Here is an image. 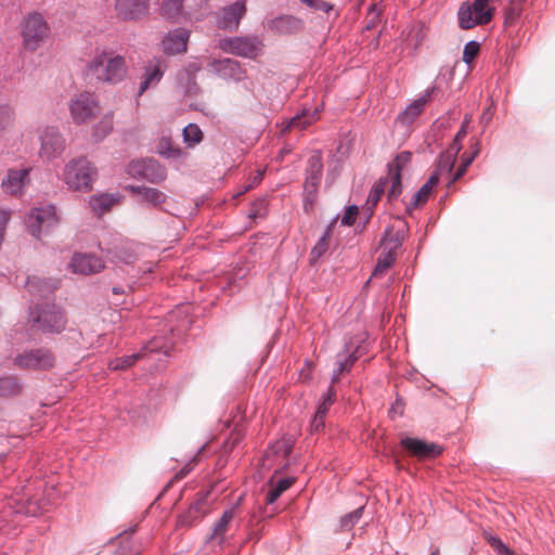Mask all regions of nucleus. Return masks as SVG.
Wrapping results in <instances>:
<instances>
[{"label":"nucleus","mask_w":555,"mask_h":555,"mask_svg":"<svg viewBox=\"0 0 555 555\" xmlns=\"http://www.w3.org/2000/svg\"><path fill=\"white\" fill-rule=\"evenodd\" d=\"M86 74L98 82L117 85L127 77L128 67L124 56L101 50L87 63Z\"/></svg>","instance_id":"f257e3e1"},{"label":"nucleus","mask_w":555,"mask_h":555,"mask_svg":"<svg viewBox=\"0 0 555 555\" xmlns=\"http://www.w3.org/2000/svg\"><path fill=\"white\" fill-rule=\"evenodd\" d=\"M96 177L95 166L86 157L70 159L60 175L67 189L76 192H90Z\"/></svg>","instance_id":"f03ea898"},{"label":"nucleus","mask_w":555,"mask_h":555,"mask_svg":"<svg viewBox=\"0 0 555 555\" xmlns=\"http://www.w3.org/2000/svg\"><path fill=\"white\" fill-rule=\"evenodd\" d=\"M20 35L23 48L26 51L35 52L48 41L51 28L40 12L33 11L22 17Z\"/></svg>","instance_id":"7ed1b4c3"},{"label":"nucleus","mask_w":555,"mask_h":555,"mask_svg":"<svg viewBox=\"0 0 555 555\" xmlns=\"http://www.w3.org/2000/svg\"><path fill=\"white\" fill-rule=\"evenodd\" d=\"M29 322L34 328L43 333H59L65 328L63 313L55 305L49 302L31 308Z\"/></svg>","instance_id":"20e7f679"},{"label":"nucleus","mask_w":555,"mask_h":555,"mask_svg":"<svg viewBox=\"0 0 555 555\" xmlns=\"http://www.w3.org/2000/svg\"><path fill=\"white\" fill-rule=\"evenodd\" d=\"M498 0H475L474 3L464 2L459 10V24L463 29H470L477 25L488 24L493 16L494 8L491 5Z\"/></svg>","instance_id":"39448f33"},{"label":"nucleus","mask_w":555,"mask_h":555,"mask_svg":"<svg viewBox=\"0 0 555 555\" xmlns=\"http://www.w3.org/2000/svg\"><path fill=\"white\" fill-rule=\"evenodd\" d=\"M218 47L225 53L256 59L262 53L263 41L259 36H235L221 39Z\"/></svg>","instance_id":"423d86ee"},{"label":"nucleus","mask_w":555,"mask_h":555,"mask_svg":"<svg viewBox=\"0 0 555 555\" xmlns=\"http://www.w3.org/2000/svg\"><path fill=\"white\" fill-rule=\"evenodd\" d=\"M74 122L81 125L93 119L100 112V103L91 92L76 94L68 104Z\"/></svg>","instance_id":"0eeeda50"},{"label":"nucleus","mask_w":555,"mask_h":555,"mask_svg":"<svg viewBox=\"0 0 555 555\" xmlns=\"http://www.w3.org/2000/svg\"><path fill=\"white\" fill-rule=\"evenodd\" d=\"M40 141L39 156L46 160H53L63 155L66 143L57 128L43 126L38 131Z\"/></svg>","instance_id":"6e6552de"},{"label":"nucleus","mask_w":555,"mask_h":555,"mask_svg":"<svg viewBox=\"0 0 555 555\" xmlns=\"http://www.w3.org/2000/svg\"><path fill=\"white\" fill-rule=\"evenodd\" d=\"M56 222V210L51 204L35 207L26 218V225L35 237H39L43 229H49Z\"/></svg>","instance_id":"1a4fd4ad"},{"label":"nucleus","mask_w":555,"mask_h":555,"mask_svg":"<svg viewBox=\"0 0 555 555\" xmlns=\"http://www.w3.org/2000/svg\"><path fill=\"white\" fill-rule=\"evenodd\" d=\"M128 172L134 178H142L152 183H159L167 177V171L157 160L141 159L129 164Z\"/></svg>","instance_id":"9d476101"},{"label":"nucleus","mask_w":555,"mask_h":555,"mask_svg":"<svg viewBox=\"0 0 555 555\" xmlns=\"http://www.w3.org/2000/svg\"><path fill=\"white\" fill-rule=\"evenodd\" d=\"M53 363V356L42 349L24 352L14 359V365L25 370H47L52 367Z\"/></svg>","instance_id":"9b49d317"},{"label":"nucleus","mask_w":555,"mask_h":555,"mask_svg":"<svg viewBox=\"0 0 555 555\" xmlns=\"http://www.w3.org/2000/svg\"><path fill=\"white\" fill-rule=\"evenodd\" d=\"M323 171L322 157L319 152H314L308 159V167L306 170L305 180V194L306 202H312L317 189L321 182Z\"/></svg>","instance_id":"f8f14e48"},{"label":"nucleus","mask_w":555,"mask_h":555,"mask_svg":"<svg viewBox=\"0 0 555 555\" xmlns=\"http://www.w3.org/2000/svg\"><path fill=\"white\" fill-rule=\"evenodd\" d=\"M246 13L245 0L236 1L223 8L218 14V26L222 29L236 30Z\"/></svg>","instance_id":"ddd939ff"},{"label":"nucleus","mask_w":555,"mask_h":555,"mask_svg":"<svg viewBox=\"0 0 555 555\" xmlns=\"http://www.w3.org/2000/svg\"><path fill=\"white\" fill-rule=\"evenodd\" d=\"M401 444L412 455L425 460V459H434L441 454L442 448L433 442H426L416 438H404L401 440Z\"/></svg>","instance_id":"4468645a"},{"label":"nucleus","mask_w":555,"mask_h":555,"mask_svg":"<svg viewBox=\"0 0 555 555\" xmlns=\"http://www.w3.org/2000/svg\"><path fill=\"white\" fill-rule=\"evenodd\" d=\"M74 273L94 274L104 269V262L101 258L89 254H75L69 262Z\"/></svg>","instance_id":"2eb2a0df"},{"label":"nucleus","mask_w":555,"mask_h":555,"mask_svg":"<svg viewBox=\"0 0 555 555\" xmlns=\"http://www.w3.org/2000/svg\"><path fill=\"white\" fill-rule=\"evenodd\" d=\"M189 38L190 33L184 28L169 31L162 40V50L169 55L183 53L186 51Z\"/></svg>","instance_id":"dca6fc26"},{"label":"nucleus","mask_w":555,"mask_h":555,"mask_svg":"<svg viewBox=\"0 0 555 555\" xmlns=\"http://www.w3.org/2000/svg\"><path fill=\"white\" fill-rule=\"evenodd\" d=\"M209 66L215 74L223 79L240 81L245 77V70L237 61L232 59L212 60Z\"/></svg>","instance_id":"f3484780"},{"label":"nucleus","mask_w":555,"mask_h":555,"mask_svg":"<svg viewBox=\"0 0 555 555\" xmlns=\"http://www.w3.org/2000/svg\"><path fill=\"white\" fill-rule=\"evenodd\" d=\"M167 64L162 59H153L145 66L143 80L139 87V95H142L149 88L155 87L163 78Z\"/></svg>","instance_id":"a211bd4d"},{"label":"nucleus","mask_w":555,"mask_h":555,"mask_svg":"<svg viewBox=\"0 0 555 555\" xmlns=\"http://www.w3.org/2000/svg\"><path fill=\"white\" fill-rule=\"evenodd\" d=\"M400 245L401 243L397 237H387L383 240V250L378 257L377 264L373 271L372 276H378L383 274L395 262L396 250L400 247Z\"/></svg>","instance_id":"6ab92c4d"},{"label":"nucleus","mask_w":555,"mask_h":555,"mask_svg":"<svg viewBox=\"0 0 555 555\" xmlns=\"http://www.w3.org/2000/svg\"><path fill=\"white\" fill-rule=\"evenodd\" d=\"M29 169H10L5 178L1 182V188L4 193L10 195H18L23 192L29 178Z\"/></svg>","instance_id":"aec40b11"},{"label":"nucleus","mask_w":555,"mask_h":555,"mask_svg":"<svg viewBox=\"0 0 555 555\" xmlns=\"http://www.w3.org/2000/svg\"><path fill=\"white\" fill-rule=\"evenodd\" d=\"M150 0H115V9L125 20H137L149 12Z\"/></svg>","instance_id":"412c9836"},{"label":"nucleus","mask_w":555,"mask_h":555,"mask_svg":"<svg viewBox=\"0 0 555 555\" xmlns=\"http://www.w3.org/2000/svg\"><path fill=\"white\" fill-rule=\"evenodd\" d=\"M267 27L278 35H292L300 31L304 28V23L295 16L282 15L268 21Z\"/></svg>","instance_id":"4be33fe9"},{"label":"nucleus","mask_w":555,"mask_h":555,"mask_svg":"<svg viewBox=\"0 0 555 555\" xmlns=\"http://www.w3.org/2000/svg\"><path fill=\"white\" fill-rule=\"evenodd\" d=\"M209 511L206 496L198 499L188 511L178 517V527H191L197 520L202 519Z\"/></svg>","instance_id":"5701e85b"},{"label":"nucleus","mask_w":555,"mask_h":555,"mask_svg":"<svg viewBox=\"0 0 555 555\" xmlns=\"http://www.w3.org/2000/svg\"><path fill=\"white\" fill-rule=\"evenodd\" d=\"M158 349L159 347L157 345V341L153 340L138 353L116 358L109 361L108 367L113 371L126 370L132 366L139 359L151 356L152 353L158 351Z\"/></svg>","instance_id":"b1692460"},{"label":"nucleus","mask_w":555,"mask_h":555,"mask_svg":"<svg viewBox=\"0 0 555 555\" xmlns=\"http://www.w3.org/2000/svg\"><path fill=\"white\" fill-rule=\"evenodd\" d=\"M25 287L34 298H47L57 287V282L46 281L38 276H31L26 281Z\"/></svg>","instance_id":"393cba45"},{"label":"nucleus","mask_w":555,"mask_h":555,"mask_svg":"<svg viewBox=\"0 0 555 555\" xmlns=\"http://www.w3.org/2000/svg\"><path fill=\"white\" fill-rule=\"evenodd\" d=\"M235 509L234 507H230L225 509L221 517L215 522L212 527V532L209 535V540L217 542L221 545L225 540V533L228 532L231 521L234 518Z\"/></svg>","instance_id":"a878e982"},{"label":"nucleus","mask_w":555,"mask_h":555,"mask_svg":"<svg viewBox=\"0 0 555 555\" xmlns=\"http://www.w3.org/2000/svg\"><path fill=\"white\" fill-rule=\"evenodd\" d=\"M399 159L400 157H398L396 163L390 166L388 177L385 180H380L385 183V189L388 188L387 196L390 201L397 199L402 190L400 167L398 164Z\"/></svg>","instance_id":"bb28decb"},{"label":"nucleus","mask_w":555,"mask_h":555,"mask_svg":"<svg viewBox=\"0 0 555 555\" xmlns=\"http://www.w3.org/2000/svg\"><path fill=\"white\" fill-rule=\"evenodd\" d=\"M292 447L293 442L291 439L283 438L281 440H278L270 447V449L266 453L262 466L267 468L272 467L271 456H275L283 461L291 453Z\"/></svg>","instance_id":"cd10ccee"},{"label":"nucleus","mask_w":555,"mask_h":555,"mask_svg":"<svg viewBox=\"0 0 555 555\" xmlns=\"http://www.w3.org/2000/svg\"><path fill=\"white\" fill-rule=\"evenodd\" d=\"M356 360L357 357L354 356V352L346 346V349L337 354V369L333 372L332 382H338L344 373L349 372Z\"/></svg>","instance_id":"c85d7f7f"},{"label":"nucleus","mask_w":555,"mask_h":555,"mask_svg":"<svg viewBox=\"0 0 555 555\" xmlns=\"http://www.w3.org/2000/svg\"><path fill=\"white\" fill-rule=\"evenodd\" d=\"M117 202L118 197L115 195L103 193L93 195L89 201V205L94 214L101 216L108 211Z\"/></svg>","instance_id":"c756f323"},{"label":"nucleus","mask_w":555,"mask_h":555,"mask_svg":"<svg viewBox=\"0 0 555 555\" xmlns=\"http://www.w3.org/2000/svg\"><path fill=\"white\" fill-rule=\"evenodd\" d=\"M438 175H431L423 186L414 194L411 205L413 207L426 203L434 188L438 185Z\"/></svg>","instance_id":"7c9ffc66"},{"label":"nucleus","mask_w":555,"mask_h":555,"mask_svg":"<svg viewBox=\"0 0 555 555\" xmlns=\"http://www.w3.org/2000/svg\"><path fill=\"white\" fill-rule=\"evenodd\" d=\"M132 192L139 193L142 195V197L150 204L154 206H158L163 203H165L167 196L165 193L157 189L153 188H140V186H132Z\"/></svg>","instance_id":"2f4dec72"},{"label":"nucleus","mask_w":555,"mask_h":555,"mask_svg":"<svg viewBox=\"0 0 555 555\" xmlns=\"http://www.w3.org/2000/svg\"><path fill=\"white\" fill-rule=\"evenodd\" d=\"M319 108H315L313 112L302 111L301 114H298L291 119L287 128L305 129L319 119Z\"/></svg>","instance_id":"473e14b6"},{"label":"nucleus","mask_w":555,"mask_h":555,"mask_svg":"<svg viewBox=\"0 0 555 555\" xmlns=\"http://www.w3.org/2000/svg\"><path fill=\"white\" fill-rule=\"evenodd\" d=\"M114 126L113 113L105 114L92 129V135L95 140H102L111 133Z\"/></svg>","instance_id":"72a5a7b5"},{"label":"nucleus","mask_w":555,"mask_h":555,"mask_svg":"<svg viewBox=\"0 0 555 555\" xmlns=\"http://www.w3.org/2000/svg\"><path fill=\"white\" fill-rule=\"evenodd\" d=\"M14 108L9 104H0V138L14 126Z\"/></svg>","instance_id":"f704fd0d"},{"label":"nucleus","mask_w":555,"mask_h":555,"mask_svg":"<svg viewBox=\"0 0 555 555\" xmlns=\"http://www.w3.org/2000/svg\"><path fill=\"white\" fill-rule=\"evenodd\" d=\"M426 99L421 98L410 104L399 116L403 124H411L423 111Z\"/></svg>","instance_id":"c9c22d12"},{"label":"nucleus","mask_w":555,"mask_h":555,"mask_svg":"<svg viewBox=\"0 0 555 555\" xmlns=\"http://www.w3.org/2000/svg\"><path fill=\"white\" fill-rule=\"evenodd\" d=\"M157 152L164 157L167 158H181L184 153L181 149L172 145L171 140L168 138H163L159 140L157 145Z\"/></svg>","instance_id":"e433bc0d"},{"label":"nucleus","mask_w":555,"mask_h":555,"mask_svg":"<svg viewBox=\"0 0 555 555\" xmlns=\"http://www.w3.org/2000/svg\"><path fill=\"white\" fill-rule=\"evenodd\" d=\"M183 0H164L160 13L168 20H177L181 14Z\"/></svg>","instance_id":"4c0bfd02"},{"label":"nucleus","mask_w":555,"mask_h":555,"mask_svg":"<svg viewBox=\"0 0 555 555\" xmlns=\"http://www.w3.org/2000/svg\"><path fill=\"white\" fill-rule=\"evenodd\" d=\"M293 478H284L279 480L276 483H271V489L269 490L267 496L268 503H274L280 498V495L293 485Z\"/></svg>","instance_id":"58836bf2"},{"label":"nucleus","mask_w":555,"mask_h":555,"mask_svg":"<svg viewBox=\"0 0 555 555\" xmlns=\"http://www.w3.org/2000/svg\"><path fill=\"white\" fill-rule=\"evenodd\" d=\"M337 219H334L327 227L325 233L320 237L315 246L311 250V255L314 259L320 258L325 254L328 248V238L332 233L333 227L336 223Z\"/></svg>","instance_id":"ea45409f"},{"label":"nucleus","mask_w":555,"mask_h":555,"mask_svg":"<svg viewBox=\"0 0 555 555\" xmlns=\"http://www.w3.org/2000/svg\"><path fill=\"white\" fill-rule=\"evenodd\" d=\"M203 139V132L195 124H189L183 129V140L189 146L198 144Z\"/></svg>","instance_id":"a19ab883"},{"label":"nucleus","mask_w":555,"mask_h":555,"mask_svg":"<svg viewBox=\"0 0 555 555\" xmlns=\"http://www.w3.org/2000/svg\"><path fill=\"white\" fill-rule=\"evenodd\" d=\"M21 391V385L14 377L0 378V396H14Z\"/></svg>","instance_id":"79ce46f5"},{"label":"nucleus","mask_w":555,"mask_h":555,"mask_svg":"<svg viewBox=\"0 0 555 555\" xmlns=\"http://www.w3.org/2000/svg\"><path fill=\"white\" fill-rule=\"evenodd\" d=\"M455 159L452 156L442 155L437 169L431 175H438V181L444 176H450L454 166Z\"/></svg>","instance_id":"37998d69"},{"label":"nucleus","mask_w":555,"mask_h":555,"mask_svg":"<svg viewBox=\"0 0 555 555\" xmlns=\"http://www.w3.org/2000/svg\"><path fill=\"white\" fill-rule=\"evenodd\" d=\"M106 257L115 263H130L134 259V255L125 249H108Z\"/></svg>","instance_id":"c03bdc74"},{"label":"nucleus","mask_w":555,"mask_h":555,"mask_svg":"<svg viewBox=\"0 0 555 555\" xmlns=\"http://www.w3.org/2000/svg\"><path fill=\"white\" fill-rule=\"evenodd\" d=\"M385 192V183L382 181L377 182L371 190L366 199V209L372 214L373 207L380 199L382 194Z\"/></svg>","instance_id":"a18cd8bd"},{"label":"nucleus","mask_w":555,"mask_h":555,"mask_svg":"<svg viewBox=\"0 0 555 555\" xmlns=\"http://www.w3.org/2000/svg\"><path fill=\"white\" fill-rule=\"evenodd\" d=\"M363 507H359L353 512L345 515L340 519V527L343 530H350L362 517Z\"/></svg>","instance_id":"49530a36"},{"label":"nucleus","mask_w":555,"mask_h":555,"mask_svg":"<svg viewBox=\"0 0 555 555\" xmlns=\"http://www.w3.org/2000/svg\"><path fill=\"white\" fill-rule=\"evenodd\" d=\"M42 509L43 506H40L36 502L28 500L26 504L16 507V513L37 516Z\"/></svg>","instance_id":"de8ad7c7"},{"label":"nucleus","mask_w":555,"mask_h":555,"mask_svg":"<svg viewBox=\"0 0 555 555\" xmlns=\"http://www.w3.org/2000/svg\"><path fill=\"white\" fill-rule=\"evenodd\" d=\"M334 396H335L334 390L332 388H330L326 397L323 399V401L319 404V406L317 409V412H315L317 415L325 418L330 406L334 402Z\"/></svg>","instance_id":"09e8293b"},{"label":"nucleus","mask_w":555,"mask_h":555,"mask_svg":"<svg viewBox=\"0 0 555 555\" xmlns=\"http://www.w3.org/2000/svg\"><path fill=\"white\" fill-rule=\"evenodd\" d=\"M479 52V43L476 41H469L465 44L463 51V61L469 64Z\"/></svg>","instance_id":"8fccbe9b"},{"label":"nucleus","mask_w":555,"mask_h":555,"mask_svg":"<svg viewBox=\"0 0 555 555\" xmlns=\"http://www.w3.org/2000/svg\"><path fill=\"white\" fill-rule=\"evenodd\" d=\"M359 212V208L357 205H350L346 208L343 217H341V224L350 227L354 223L356 217Z\"/></svg>","instance_id":"3c124183"},{"label":"nucleus","mask_w":555,"mask_h":555,"mask_svg":"<svg viewBox=\"0 0 555 555\" xmlns=\"http://www.w3.org/2000/svg\"><path fill=\"white\" fill-rule=\"evenodd\" d=\"M301 2L315 11H322L325 13L333 9V5L325 0H301Z\"/></svg>","instance_id":"603ef678"},{"label":"nucleus","mask_w":555,"mask_h":555,"mask_svg":"<svg viewBox=\"0 0 555 555\" xmlns=\"http://www.w3.org/2000/svg\"><path fill=\"white\" fill-rule=\"evenodd\" d=\"M477 152H475L472 156H467L464 158L463 164L459 167L454 176L450 179L449 184L454 183L456 180H459L467 170L468 166L474 160V157Z\"/></svg>","instance_id":"864d4df0"},{"label":"nucleus","mask_w":555,"mask_h":555,"mask_svg":"<svg viewBox=\"0 0 555 555\" xmlns=\"http://www.w3.org/2000/svg\"><path fill=\"white\" fill-rule=\"evenodd\" d=\"M382 10L377 4H374L370 8L369 11V21L366 23V29H372L376 26L378 18L380 16Z\"/></svg>","instance_id":"5fc2aeb1"},{"label":"nucleus","mask_w":555,"mask_h":555,"mask_svg":"<svg viewBox=\"0 0 555 555\" xmlns=\"http://www.w3.org/2000/svg\"><path fill=\"white\" fill-rule=\"evenodd\" d=\"M12 216V210L8 208H0V234L4 235L7 227Z\"/></svg>","instance_id":"6e6d98bb"},{"label":"nucleus","mask_w":555,"mask_h":555,"mask_svg":"<svg viewBox=\"0 0 555 555\" xmlns=\"http://www.w3.org/2000/svg\"><path fill=\"white\" fill-rule=\"evenodd\" d=\"M263 175H264V170L258 169L256 171L255 176L253 177L251 181L244 186V189L240 192V194L247 192L248 190L254 188L256 184H258L262 180Z\"/></svg>","instance_id":"4d7b16f0"},{"label":"nucleus","mask_w":555,"mask_h":555,"mask_svg":"<svg viewBox=\"0 0 555 555\" xmlns=\"http://www.w3.org/2000/svg\"><path fill=\"white\" fill-rule=\"evenodd\" d=\"M324 421H325L324 417L314 414L312 422H311V429L313 431H320L324 427Z\"/></svg>","instance_id":"13d9d810"},{"label":"nucleus","mask_w":555,"mask_h":555,"mask_svg":"<svg viewBox=\"0 0 555 555\" xmlns=\"http://www.w3.org/2000/svg\"><path fill=\"white\" fill-rule=\"evenodd\" d=\"M469 121H470V118L468 116H465V119H464V121L462 124V127L457 131V133H456V135L454 138L455 141H462L466 137V134H467L466 127L469 124Z\"/></svg>","instance_id":"bf43d9fd"},{"label":"nucleus","mask_w":555,"mask_h":555,"mask_svg":"<svg viewBox=\"0 0 555 555\" xmlns=\"http://www.w3.org/2000/svg\"><path fill=\"white\" fill-rule=\"evenodd\" d=\"M461 149H462L461 141H455V139H454L450 149L447 151L446 156H452L455 159L456 155L461 151Z\"/></svg>","instance_id":"052dcab7"},{"label":"nucleus","mask_w":555,"mask_h":555,"mask_svg":"<svg viewBox=\"0 0 555 555\" xmlns=\"http://www.w3.org/2000/svg\"><path fill=\"white\" fill-rule=\"evenodd\" d=\"M496 552L500 554V555H514L513 552L502 542V546L501 547H496L495 548Z\"/></svg>","instance_id":"680f3d73"},{"label":"nucleus","mask_w":555,"mask_h":555,"mask_svg":"<svg viewBox=\"0 0 555 555\" xmlns=\"http://www.w3.org/2000/svg\"><path fill=\"white\" fill-rule=\"evenodd\" d=\"M114 555H137V553L129 552L128 546L119 547Z\"/></svg>","instance_id":"e2e57ef3"},{"label":"nucleus","mask_w":555,"mask_h":555,"mask_svg":"<svg viewBox=\"0 0 555 555\" xmlns=\"http://www.w3.org/2000/svg\"><path fill=\"white\" fill-rule=\"evenodd\" d=\"M391 414H402V404L397 401L396 404H393L390 409Z\"/></svg>","instance_id":"0e129e2a"},{"label":"nucleus","mask_w":555,"mask_h":555,"mask_svg":"<svg viewBox=\"0 0 555 555\" xmlns=\"http://www.w3.org/2000/svg\"><path fill=\"white\" fill-rule=\"evenodd\" d=\"M489 542L491 543V545L496 548V547H501L502 546V541L499 539V538H490L489 539Z\"/></svg>","instance_id":"69168bd1"},{"label":"nucleus","mask_w":555,"mask_h":555,"mask_svg":"<svg viewBox=\"0 0 555 555\" xmlns=\"http://www.w3.org/2000/svg\"><path fill=\"white\" fill-rule=\"evenodd\" d=\"M525 0H512V4H519L524 2Z\"/></svg>","instance_id":"338daca9"},{"label":"nucleus","mask_w":555,"mask_h":555,"mask_svg":"<svg viewBox=\"0 0 555 555\" xmlns=\"http://www.w3.org/2000/svg\"><path fill=\"white\" fill-rule=\"evenodd\" d=\"M431 555H439V550H438V548H437V550H435V551L431 553Z\"/></svg>","instance_id":"774afa93"}]
</instances>
